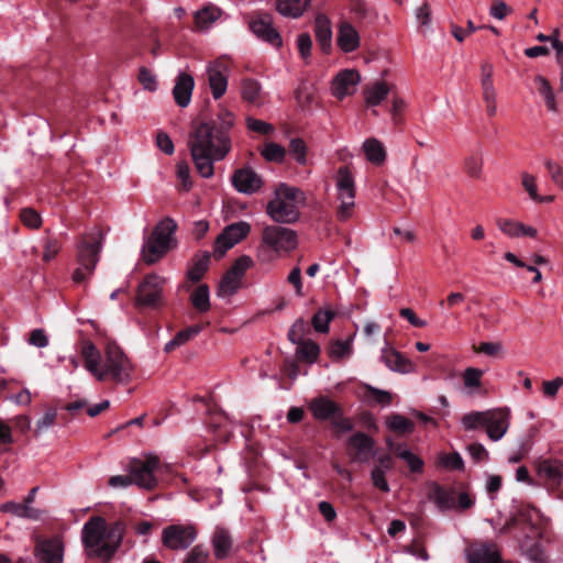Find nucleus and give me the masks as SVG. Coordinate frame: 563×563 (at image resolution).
<instances>
[{
  "mask_svg": "<svg viewBox=\"0 0 563 563\" xmlns=\"http://www.w3.org/2000/svg\"><path fill=\"white\" fill-rule=\"evenodd\" d=\"M228 64L221 59H217L208 65V82L214 99H219L225 93L228 87Z\"/></svg>",
  "mask_w": 563,
  "mask_h": 563,
  "instance_id": "obj_15",
  "label": "nucleus"
},
{
  "mask_svg": "<svg viewBox=\"0 0 563 563\" xmlns=\"http://www.w3.org/2000/svg\"><path fill=\"white\" fill-rule=\"evenodd\" d=\"M310 0H276L277 11L287 18L297 19L307 10Z\"/></svg>",
  "mask_w": 563,
  "mask_h": 563,
  "instance_id": "obj_29",
  "label": "nucleus"
},
{
  "mask_svg": "<svg viewBox=\"0 0 563 563\" xmlns=\"http://www.w3.org/2000/svg\"><path fill=\"white\" fill-rule=\"evenodd\" d=\"M483 372L478 368L468 367L463 374V382L467 388H477L481 386Z\"/></svg>",
  "mask_w": 563,
  "mask_h": 563,
  "instance_id": "obj_59",
  "label": "nucleus"
},
{
  "mask_svg": "<svg viewBox=\"0 0 563 563\" xmlns=\"http://www.w3.org/2000/svg\"><path fill=\"white\" fill-rule=\"evenodd\" d=\"M430 498L440 509H451L455 505L454 493L448 492L438 485L432 489Z\"/></svg>",
  "mask_w": 563,
  "mask_h": 563,
  "instance_id": "obj_43",
  "label": "nucleus"
},
{
  "mask_svg": "<svg viewBox=\"0 0 563 563\" xmlns=\"http://www.w3.org/2000/svg\"><path fill=\"white\" fill-rule=\"evenodd\" d=\"M504 258L514 264L516 267H520V268H526L527 271L531 272V273H536V276L533 277L532 282L534 284H538L542 280V274L541 272L533 265H527L525 262H522L521 260H519L516 254L511 253V252H506L504 254Z\"/></svg>",
  "mask_w": 563,
  "mask_h": 563,
  "instance_id": "obj_54",
  "label": "nucleus"
},
{
  "mask_svg": "<svg viewBox=\"0 0 563 563\" xmlns=\"http://www.w3.org/2000/svg\"><path fill=\"white\" fill-rule=\"evenodd\" d=\"M349 446L354 451L351 453V459L354 462L365 463L374 454L375 441L372 437L364 432H356L347 442Z\"/></svg>",
  "mask_w": 563,
  "mask_h": 563,
  "instance_id": "obj_18",
  "label": "nucleus"
},
{
  "mask_svg": "<svg viewBox=\"0 0 563 563\" xmlns=\"http://www.w3.org/2000/svg\"><path fill=\"white\" fill-rule=\"evenodd\" d=\"M176 169H177V177L181 181L183 188L186 191H188L192 186L188 163H186V162L177 163Z\"/></svg>",
  "mask_w": 563,
  "mask_h": 563,
  "instance_id": "obj_60",
  "label": "nucleus"
},
{
  "mask_svg": "<svg viewBox=\"0 0 563 563\" xmlns=\"http://www.w3.org/2000/svg\"><path fill=\"white\" fill-rule=\"evenodd\" d=\"M190 301L198 312H207L210 309L209 287L206 284L199 285L191 294Z\"/></svg>",
  "mask_w": 563,
  "mask_h": 563,
  "instance_id": "obj_36",
  "label": "nucleus"
},
{
  "mask_svg": "<svg viewBox=\"0 0 563 563\" xmlns=\"http://www.w3.org/2000/svg\"><path fill=\"white\" fill-rule=\"evenodd\" d=\"M221 15V10L209 4L195 13L196 27L200 31L208 30Z\"/></svg>",
  "mask_w": 563,
  "mask_h": 563,
  "instance_id": "obj_31",
  "label": "nucleus"
},
{
  "mask_svg": "<svg viewBox=\"0 0 563 563\" xmlns=\"http://www.w3.org/2000/svg\"><path fill=\"white\" fill-rule=\"evenodd\" d=\"M197 538V531L192 526L172 525L163 529L162 543L170 550H185Z\"/></svg>",
  "mask_w": 563,
  "mask_h": 563,
  "instance_id": "obj_12",
  "label": "nucleus"
},
{
  "mask_svg": "<svg viewBox=\"0 0 563 563\" xmlns=\"http://www.w3.org/2000/svg\"><path fill=\"white\" fill-rule=\"evenodd\" d=\"M297 345L296 354L298 357L309 364L314 363L320 354V346L312 340H305Z\"/></svg>",
  "mask_w": 563,
  "mask_h": 563,
  "instance_id": "obj_35",
  "label": "nucleus"
},
{
  "mask_svg": "<svg viewBox=\"0 0 563 563\" xmlns=\"http://www.w3.org/2000/svg\"><path fill=\"white\" fill-rule=\"evenodd\" d=\"M232 185L241 194L252 195L263 186L262 177L252 168L236 169L232 175Z\"/></svg>",
  "mask_w": 563,
  "mask_h": 563,
  "instance_id": "obj_17",
  "label": "nucleus"
},
{
  "mask_svg": "<svg viewBox=\"0 0 563 563\" xmlns=\"http://www.w3.org/2000/svg\"><path fill=\"white\" fill-rule=\"evenodd\" d=\"M261 85L254 79H244L242 82V98L249 103L261 104Z\"/></svg>",
  "mask_w": 563,
  "mask_h": 563,
  "instance_id": "obj_44",
  "label": "nucleus"
},
{
  "mask_svg": "<svg viewBox=\"0 0 563 563\" xmlns=\"http://www.w3.org/2000/svg\"><path fill=\"white\" fill-rule=\"evenodd\" d=\"M306 331L307 323L302 318H299L290 327L288 331V340L294 344H298L305 341L303 336L306 334Z\"/></svg>",
  "mask_w": 563,
  "mask_h": 563,
  "instance_id": "obj_53",
  "label": "nucleus"
},
{
  "mask_svg": "<svg viewBox=\"0 0 563 563\" xmlns=\"http://www.w3.org/2000/svg\"><path fill=\"white\" fill-rule=\"evenodd\" d=\"M533 81L539 93L543 97L547 108L550 111H556L555 97L549 80L541 75H537Z\"/></svg>",
  "mask_w": 563,
  "mask_h": 563,
  "instance_id": "obj_38",
  "label": "nucleus"
},
{
  "mask_svg": "<svg viewBox=\"0 0 563 563\" xmlns=\"http://www.w3.org/2000/svg\"><path fill=\"white\" fill-rule=\"evenodd\" d=\"M484 159L481 153L472 154L464 159V170L468 177L479 179L483 174Z\"/></svg>",
  "mask_w": 563,
  "mask_h": 563,
  "instance_id": "obj_45",
  "label": "nucleus"
},
{
  "mask_svg": "<svg viewBox=\"0 0 563 563\" xmlns=\"http://www.w3.org/2000/svg\"><path fill=\"white\" fill-rule=\"evenodd\" d=\"M316 38L324 53L331 49L332 30L331 22L324 14H318L314 20Z\"/></svg>",
  "mask_w": 563,
  "mask_h": 563,
  "instance_id": "obj_27",
  "label": "nucleus"
},
{
  "mask_svg": "<svg viewBox=\"0 0 563 563\" xmlns=\"http://www.w3.org/2000/svg\"><path fill=\"white\" fill-rule=\"evenodd\" d=\"M382 360L386 366L394 372L409 373L412 369L411 362L394 349H384Z\"/></svg>",
  "mask_w": 563,
  "mask_h": 563,
  "instance_id": "obj_26",
  "label": "nucleus"
},
{
  "mask_svg": "<svg viewBox=\"0 0 563 563\" xmlns=\"http://www.w3.org/2000/svg\"><path fill=\"white\" fill-rule=\"evenodd\" d=\"M65 545L59 537L38 538L34 547L36 563H64Z\"/></svg>",
  "mask_w": 563,
  "mask_h": 563,
  "instance_id": "obj_13",
  "label": "nucleus"
},
{
  "mask_svg": "<svg viewBox=\"0 0 563 563\" xmlns=\"http://www.w3.org/2000/svg\"><path fill=\"white\" fill-rule=\"evenodd\" d=\"M85 368L99 382L126 384L131 380L133 366L117 343H108L103 355L91 341H84L80 350Z\"/></svg>",
  "mask_w": 563,
  "mask_h": 563,
  "instance_id": "obj_2",
  "label": "nucleus"
},
{
  "mask_svg": "<svg viewBox=\"0 0 563 563\" xmlns=\"http://www.w3.org/2000/svg\"><path fill=\"white\" fill-rule=\"evenodd\" d=\"M365 395L368 399V401L380 405V406H389L393 401V396L389 391L378 389L376 387H373L371 385H365Z\"/></svg>",
  "mask_w": 563,
  "mask_h": 563,
  "instance_id": "obj_46",
  "label": "nucleus"
},
{
  "mask_svg": "<svg viewBox=\"0 0 563 563\" xmlns=\"http://www.w3.org/2000/svg\"><path fill=\"white\" fill-rule=\"evenodd\" d=\"M125 533V523L117 520L110 525L99 516L91 517L82 527V544L90 558L109 562L120 548Z\"/></svg>",
  "mask_w": 563,
  "mask_h": 563,
  "instance_id": "obj_3",
  "label": "nucleus"
},
{
  "mask_svg": "<svg viewBox=\"0 0 563 563\" xmlns=\"http://www.w3.org/2000/svg\"><path fill=\"white\" fill-rule=\"evenodd\" d=\"M241 286L242 279L227 271L218 285L217 294L219 297H230L234 295Z\"/></svg>",
  "mask_w": 563,
  "mask_h": 563,
  "instance_id": "obj_34",
  "label": "nucleus"
},
{
  "mask_svg": "<svg viewBox=\"0 0 563 563\" xmlns=\"http://www.w3.org/2000/svg\"><path fill=\"white\" fill-rule=\"evenodd\" d=\"M183 563H212L208 549L195 545L185 556Z\"/></svg>",
  "mask_w": 563,
  "mask_h": 563,
  "instance_id": "obj_49",
  "label": "nucleus"
},
{
  "mask_svg": "<svg viewBox=\"0 0 563 563\" xmlns=\"http://www.w3.org/2000/svg\"><path fill=\"white\" fill-rule=\"evenodd\" d=\"M395 453L399 459L404 460L408 464L411 472H421L422 471V467H423L422 460L419 456L415 455L406 446L397 445V448L395 449Z\"/></svg>",
  "mask_w": 563,
  "mask_h": 563,
  "instance_id": "obj_47",
  "label": "nucleus"
},
{
  "mask_svg": "<svg viewBox=\"0 0 563 563\" xmlns=\"http://www.w3.org/2000/svg\"><path fill=\"white\" fill-rule=\"evenodd\" d=\"M159 466V457L152 453H146L142 457H134L130 460L128 470L134 485L152 490L158 484L155 474Z\"/></svg>",
  "mask_w": 563,
  "mask_h": 563,
  "instance_id": "obj_8",
  "label": "nucleus"
},
{
  "mask_svg": "<svg viewBox=\"0 0 563 563\" xmlns=\"http://www.w3.org/2000/svg\"><path fill=\"white\" fill-rule=\"evenodd\" d=\"M521 184L532 200L539 199V194L537 191V180L533 175L528 174L526 172L522 173L521 174Z\"/></svg>",
  "mask_w": 563,
  "mask_h": 563,
  "instance_id": "obj_63",
  "label": "nucleus"
},
{
  "mask_svg": "<svg viewBox=\"0 0 563 563\" xmlns=\"http://www.w3.org/2000/svg\"><path fill=\"white\" fill-rule=\"evenodd\" d=\"M188 147L197 173L211 178L214 162L222 161L231 151L230 134L217 130L216 123H200L190 134Z\"/></svg>",
  "mask_w": 563,
  "mask_h": 563,
  "instance_id": "obj_1",
  "label": "nucleus"
},
{
  "mask_svg": "<svg viewBox=\"0 0 563 563\" xmlns=\"http://www.w3.org/2000/svg\"><path fill=\"white\" fill-rule=\"evenodd\" d=\"M176 230L177 223L170 217H165L155 225L142 250L143 260L146 264L156 263L176 246Z\"/></svg>",
  "mask_w": 563,
  "mask_h": 563,
  "instance_id": "obj_6",
  "label": "nucleus"
},
{
  "mask_svg": "<svg viewBox=\"0 0 563 563\" xmlns=\"http://www.w3.org/2000/svg\"><path fill=\"white\" fill-rule=\"evenodd\" d=\"M390 88L385 81H376L365 89V101L369 107L380 104V102L387 97Z\"/></svg>",
  "mask_w": 563,
  "mask_h": 563,
  "instance_id": "obj_33",
  "label": "nucleus"
},
{
  "mask_svg": "<svg viewBox=\"0 0 563 563\" xmlns=\"http://www.w3.org/2000/svg\"><path fill=\"white\" fill-rule=\"evenodd\" d=\"M266 161L282 163L286 156V150L277 143H268L262 151Z\"/></svg>",
  "mask_w": 563,
  "mask_h": 563,
  "instance_id": "obj_52",
  "label": "nucleus"
},
{
  "mask_svg": "<svg viewBox=\"0 0 563 563\" xmlns=\"http://www.w3.org/2000/svg\"><path fill=\"white\" fill-rule=\"evenodd\" d=\"M60 250V243L57 239L47 238L44 241L43 261H52Z\"/></svg>",
  "mask_w": 563,
  "mask_h": 563,
  "instance_id": "obj_62",
  "label": "nucleus"
},
{
  "mask_svg": "<svg viewBox=\"0 0 563 563\" xmlns=\"http://www.w3.org/2000/svg\"><path fill=\"white\" fill-rule=\"evenodd\" d=\"M336 198L340 205L336 209V218L346 221L352 218L355 207V181L346 166H341L335 175Z\"/></svg>",
  "mask_w": 563,
  "mask_h": 563,
  "instance_id": "obj_7",
  "label": "nucleus"
},
{
  "mask_svg": "<svg viewBox=\"0 0 563 563\" xmlns=\"http://www.w3.org/2000/svg\"><path fill=\"white\" fill-rule=\"evenodd\" d=\"M486 432L490 440H500L509 428V411L506 409H495L487 411Z\"/></svg>",
  "mask_w": 563,
  "mask_h": 563,
  "instance_id": "obj_19",
  "label": "nucleus"
},
{
  "mask_svg": "<svg viewBox=\"0 0 563 563\" xmlns=\"http://www.w3.org/2000/svg\"><path fill=\"white\" fill-rule=\"evenodd\" d=\"M246 125H247L249 130L256 132L258 134H262V135L269 134L274 131V128L272 124H269L265 121H262V120L254 119V118H247Z\"/></svg>",
  "mask_w": 563,
  "mask_h": 563,
  "instance_id": "obj_61",
  "label": "nucleus"
},
{
  "mask_svg": "<svg viewBox=\"0 0 563 563\" xmlns=\"http://www.w3.org/2000/svg\"><path fill=\"white\" fill-rule=\"evenodd\" d=\"M544 166L548 169L552 181L563 190V166L549 158L544 159Z\"/></svg>",
  "mask_w": 563,
  "mask_h": 563,
  "instance_id": "obj_57",
  "label": "nucleus"
},
{
  "mask_svg": "<svg viewBox=\"0 0 563 563\" xmlns=\"http://www.w3.org/2000/svg\"><path fill=\"white\" fill-rule=\"evenodd\" d=\"M538 475L551 488L563 484V464L558 460H543L538 464Z\"/></svg>",
  "mask_w": 563,
  "mask_h": 563,
  "instance_id": "obj_22",
  "label": "nucleus"
},
{
  "mask_svg": "<svg viewBox=\"0 0 563 563\" xmlns=\"http://www.w3.org/2000/svg\"><path fill=\"white\" fill-rule=\"evenodd\" d=\"M363 151L368 162L382 165L386 161V150L377 139H367L363 143Z\"/></svg>",
  "mask_w": 563,
  "mask_h": 563,
  "instance_id": "obj_30",
  "label": "nucleus"
},
{
  "mask_svg": "<svg viewBox=\"0 0 563 563\" xmlns=\"http://www.w3.org/2000/svg\"><path fill=\"white\" fill-rule=\"evenodd\" d=\"M336 44L344 53H352L361 45V37L357 30L347 21L339 24Z\"/></svg>",
  "mask_w": 563,
  "mask_h": 563,
  "instance_id": "obj_21",
  "label": "nucleus"
},
{
  "mask_svg": "<svg viewBox=\"0 0 563 563\" xmlns=\"http://www.w3.org/2000/svg\"><path fill=\"white\" fill-rule=\"evenodd\" d=\"M309 409L314 419L324 421L331 420L340 411V406L330 398L320 396L310 401Z\"/></svg>",
  "mask_w": 563,
  "mask_h": 563,
  "instance_id": "obj_24",
  "label": "nucleus"
},
{
  "mask_svg": "<svg viewBox=\"0 0 563 563\" xmlns=\"http://www.w3.org/2000/svg\"><path fill=\"white\" fill-rule=\"evenodd\" d=\"M487 411H473L466 413L462 418V424L465 430H475L479 427H485Z\"/></svg>",
  "mask_w": 563,
  "mask_h": 563,
  "instance_id": "obj_48",
  "label": "nucleus"
},
{
  "mask_svg": "<svg viewBox=\"0 0 563 563\" xmlns=\"http://www.w3.org/2000/svg\"><path fill=\"white\" fill-rule=\"evenodd\" d=\"M303 194L296 187L279 184L274 191V198L266 206V213L277 223H295L300 216L297 202Z\"/></svg>",
  "mask_w": 563,
  "mask_h": 563,
  "instance_id": "obj_4",
  "label": "nucleus"
},
{
  "mask_svg": "<svg viewBox=\"0 0 563 563\" xmlns=\"http://www.w3.org/2000/svg\"><path fill=\"white\" fill-rule=\"evenodd\" d=\"M250 231L251 225L245 221H239L225 227L214 241V257L221 258L227 251L244 240Z\"/></svg>",
  "mask_w": 563,
  "mask_h": 563,
  "instance_id": "obj_10",
  "label": "nucleus"
},
{
  "mask_svg": "<svg viewBox=\"0 0 563 563\" xmlns=\"http://www.w3.org/2000/svg\"><path fill=\"white\" fill-rule=\"evenodd\" d=\"M22 223L30 229H38L42 224L41 216L32 208H24L20 212Z\"/></svg>",
  "mask_w": 563,
  "mask_h": 563,
  "instance_id": "obj_56",
  "label": "nucleus"
},
{
  "mask_svg": "<svg viewBox=\"0 0 563 563\" xmlns=\"http://www.w3.org/2000/svg\"><path fill=\"white\" fill-rule=\"evenodd\" d=\"M165 278L156 275H147L137 287L136 303L156 308L162 303L163 287Z\"/></svg>",
  "mask_w": 563,
  "mask_h": 563,
  "instance_id": "obj_11",
  "label": "nucleus"
},
{
  "mask_svg": "<svg viewBox=\"0 0 563 563\" xmlns=\"http://www.w3.org/2000/svg\"><path fill=\"white\" fill-rule=\"evenodd\" d=\"M468 563H500V553L495 543H476L466 550Z\"/></svg>",
  "mask_w": 563,
  "mask_h": 563,
  "instance_id": "obj_20",
  "label": "nucleus"
},
{
  "mask_svg": "<svg viewBox=\"0 0 563 563\" xmlns=\"http://www.w3.org/2000/svg\"><path fill=\"white\" fill-rule=\"evenodd\" d=\"M0 510L3 512H11L18 517L34 518L33 508L26 504H18L13 501L1 505Z\"/></svg>",
  "mask_w": 563,
  "mask_h": 563,
  "instance_id": "obj_50",
  "label": "nucleus"
},
{
  "mask_svg": "<svg viewBox=\"0 0 563 563\" xmlns=\"http://www.w3.org/2000/svg\"><path fill=\"white\" fill-rule=\"evenodd\" d=\"M213 552L217 559L222 560L229 555L232 540L225 529L219 528L212 537Z\"/></svg>",
  "mask_w": 563,
  "mask_h": 563,
  "instance_id": "obj_32",
  "label": "nucleus"
},
{
  "mask_svg": "<svg viewBox=\"0 0 563 563\" xmlns=\"http://www.w3.org/2000/svg\"><path fill=\"white\" fill-rule=\"evenodd\" d=\"M289 153L299 165L307 164V146L303 140L292 139L289 143Z\"/></svg>",
  "mask_w": 563,
  "mask_h": 563,
  "instance_id": "obj_51",
  "label": "nucleus"
},
{
  "mask_svg": "<svg viewBox=\"0 0 563 563\" xmlns=\"http://www.w3.org/2000/svg\"><path fill=\"white\" fill-rule=\"evenodd\" d=\"M251 31L262 41L274 47H280L283 44L279 32L273 25V16L269 13H255L250 20Z\"/></svg>",
  "mask_w": 563,
  "mask_h": 563,
  "instance_id": "obj_14",
  "label": "nucleus"
},
{
  "mask_svg": "<svg viewBox=\"0 0 563 563\" xmlns=\"http://www.w3.org/2000/svg\"><path fill=\"white\" fill-rule=\"evenodd\" d=\"M497 227L504 234L510 238H520L523 235L536 238L538 233L537 229L533 227L509 219H499Z\"/></svg>",
  "mask_w": 563,
  "mask_h": 563,
  "instance_id": "obj_25",
  "label": "nucleus"
},
{
  "mask_svg": "<svg viewBox=\"0 0 563 563\" xmlns=\"http://www.w3.org/2000/svg\"><path fill=\"white\" fill-rule=\"evenodd\" d=\"M254 262L249 255H242L235 260L232 266L228 269L231 274L243 278L246 271L253 266Z\"/></svg>",
  "mask_w": 563,
  "mask_h": 563,
  "instance_id": "obj_55",
  "label": "nucleus"
},
{
  "mask_svg": "<svg viewBox=\"0 0 563 563\" xmlns=\"http://www.w3.org/2000/svg\"><path fill=\"white\" fill-rule=\"evenodd\" d=\"M103 232L95 229L89 234L82 235L77 245V264L71 279L74 283H82L90 277L99 262V254L102 249Z\"/></svg>",
  "mask_w": 563,
  "mask_h": 563,
  "instance_id": "obj_5",
  "label": "nucleus"
},
{
  "mask_svg": "<svg viewBox=\"0 0 563 563\" xmlns=\"http://www.w3.org/2000/svg\"><path fill=\"white\" fill-rule=\"evenodd\" d=\"M483 99L486 103L487 114L494 117L497 113L496 90L493 79L481 80Z\"/></svg>",
  "mask_w": 563,
  "mask_h": 563,
  "instance_id": "obj_41",
  "label": "nucleus"
},
{
  "mask_svg": "<svg viewBox=\"0 0 563 563\" xmlns=\"http://www.w3.org/2000/svg\"><path fill=\"white\" fill-rule=\"evenodd\" d=\"M361 81V76L355 69H344L340 71L332 80V93L338 99L353 95Z\"/></svg>",
  "mask_w": 563,
  "mask_h": 563,
  "instance_id": "obj_16",
  "label": "nucleus"
},
{
  "mask_svg": "<svg viewBox=\"0 0 563 563\" xmlns=\"http://www.w3.org/2000/svg\"><path fill=\"white\" fill-rule=\"evenodd\" d=\"M194 86L195 80L191 75L181 73L177 76L173 96L179 107L185 108L190 103Z\"/></svg>",
  "mask_w": 563,
  "mask_h": 563,
  "instance_id": "obj_23",
  "label": "nucleus"
},
{
  "mask_svg": "<svg viewBox=\"0 0 563 563\" xmlns=\"http://www.w3.org/2000/svg\"><path fill=\"white\" fill-rule=\"evenodd\" d=\"M352 354V338L332 341L328 347V355L332 361L346 358Z\"/></svg>",
  "mask_w": 563,
  "mask_h": 563,
  "instance_id": "obj_39",
  "label": "nucleus"
},
{
  "mask_svg": "<svg viewBox=\"0 0 563 563\" xmlns=\"http://www.w3.org/2000/svg\"><path fill=\"white\" fill-rule=\"evenodd\" d=\"M298 51L303 59H308L311 54L312 41L309 34L301 33L297 37Z\"/></svg>",
  "mask_w": 563,
  "mask_h": 563,
  "instance_id": "obj_64",
  "label": "nucleus"
},
{
  "mask_svg": "<svg viewBox=\"0 0 563 563\" xmlns=\"http://www.w3.org/2000/svg\"><path fill=\"white\" fill-rule=\"evenodd\" d=\"M200 332L199 327H189L185 330L179 331L173 340L165 344L164 351L166 353L173 352L175 349L186 344L190 339Z\"/></svg>",
  "mask_w": 563,
  "mask_h": 563,
  "instance_id": "obj_40",
  "label": "nucleus"
},
{
  "mask_svg": "<svg viewBox=\"0 0 563 563\" xmlns=\"http://www.w3.org/2000/svg\"><path fill=\"white\" fill-rule=\"evenodd\" d=\"M210 257L211 254L208 251L195 254L187 271V278L192 283H198L209 268Z\"/></svg>",
  "mask_w": 563,
  "mask_h": 563,
  "instance_id": "obj_28",
  "label": "nucleus"
},
{
  "mask_svg": "<svg viewBox=\"0 0 563 563\" xmlns=\"http://www.w3.org/2000/svg\"><path fill=\"white\" fill-rule=\"evenodd\" d=\"M262 242L277 253H289L298 245L297 233L289 228L268 225L263 230Z\"/></svg>",
  "mask_w": 563,
  "mask_h": 563,
  "instance_id": "obj_9",
  "label": "nucleus"
},
{
  "mask_svg": "<svg viewBox=\"0 0 563 563\" xmlns=\"http://www.w3.org/2000/svg\"><path fill=\"white\" fill-rule=\"evenodd\" d=\"M386 424L389 430L399 434L411 433L415 428V423L410 419L399 413L388 416L386 418Z\"/></svg>",
  "mask_w": 563,
  "mask_h": 563,
  "instance_id": "obj_37",
  "label": "nucleus"
},
{
  "mask_svg": "<svg viewBox=\"0 0 563 563\" xmlns=\"http://www.w3.org/2000/svg\"><path fill=\"white\" fill-rule=\"evenodd\" d=\"M211 123L217 124V130L224 131L230 134V130L234 124V115L228 110H221L218 114L217 121H212Z\"/></svg>",
  "mask_w": 563,
  "mask_h": 563,
  "instance_id": "obj_58",
  "label": "nucleus"
},
{
  "mask_svg": "<svg viewBox=\"0 0 563 563\" xmlns=\"http://www.w3.org/2000/svg\"><path fill=\"white\" fill-rule=\"evenodd\" d=\"M335 317V312L332 309H319L311 319V324L314 331L319 333L329 332V323Z\"/></svg>",
  "mask_w": 563,
  "mask_h": 563,
  "instance_id": "obj_42",
  "label": "nucleus"
}]
</instances>
